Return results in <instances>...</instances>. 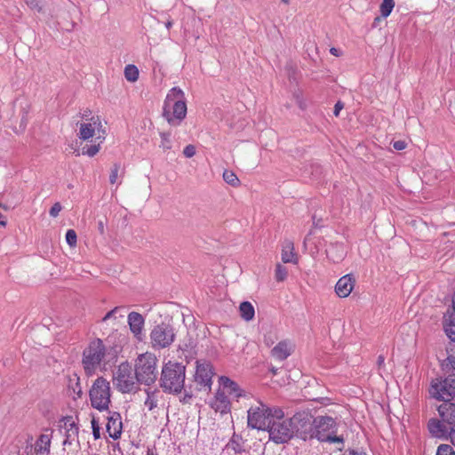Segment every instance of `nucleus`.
<instances>
[{"label": "nucleus", "instance_id": "41", "mask_svg": "<svg viewBox=\"0 0 455 455\" xmlns=\"http://www.w3.org/2000/svg\"><path fill=\"white\" fill-rule=\"evenodd\" d=\"M61 209H62V207H61L60 204L55 203L50 209L49 213L52 217L56 218L59 215Z\"/></svg>", "mask_w": 455, "mask_h": 455}, {"label": "nucleus", "instance_id": "49", "mask_svg": "<svg viewBox=\"0 0 455 455\" xmlns=\"http://www.w3.org/2000/svg\"><path fill=\"white\" fill-rule=\"evenodd\" d=\"M384 360H385V359H384V356L379 355V356L378 357V363H379V365L383 364V363H384Z\"/></svg>", "mask_w": 455, "mask_h": 455}, {"label": "nucleus", "instance_id": "9", "mask_svg": "<svg viewBox=\"0 0 455 455\" xmlns=\"http://www.w3.org/2000/svg\"><path fill=\"white\" fill-rule=\"evenodd\" d=\"M156 363L157 358L154 354L145 353L140 355L136 359L134 369L137 381L146 386L153 384L158 375Z\"/></svg>", "mask_w": 455, "mask_h": 455}, {"label": "nucleus", "instance_id": "17", "mask_svg": "<svg viewBox=\"0 0 455 455\" xmlns=\"http://www.w3.org/2000/svg\"><path fill=\"white\" fill-rule=\"evenodd\" d=\"M212 376V367L210 363L197 362L195 374V380L197 384L211 388Z\"/></svg>", "mask_w": 455, "mask_h": 455}, {"label": "nucleus", "instance_id": "22", "mask_svg": "<svg viewBox=\"0 0 455 455\" xmlns=\"http://www.w3.org/2000/svg\"><path fill=\"white\" fill-rule=\"evenodd\" d=\"M443 330L451 340V344L455 343V315L449 311L443 316Z\"/></svg>", "mask_w": 455, "mask_h": 455}, {"label": "nucleus", "instance_id": "14", "mask_svg": "<svg viewBox=\"0 0 455 455\" xmlns=\"http://www.w3.org/2000/svg\"><path fill=\"white\" fill-rule=\"evenodd\" d=\"M429 393L434 398L444 402L455 400V374L450 375L443 380H433Z\"/></svg>", "mask_w": 455, "mask_h": 455}, {"label": "nucleus", "instance_id": "25", "mask_svg": "<svg viewBox=\"0 0 455 455\" xmlns=\"http://www.w3.org/2000/svg\"><path fill=\"white\" fill-rule=\"evenodd\" d=\"M282 260L284 263H297V258L294 253L293 243L285 241L282 249Z\"/></svg>", "mask_w": 455, "mask_h": 455}, {"label": "nucleus", "instance_id": "6", "mask_svg": "<svg viewBox=\"0 0 455 455\" xmlns=\"http://www.w3.org/2000/svg\"><path fill=\"white\" fill-rule=\"evenodd\" d=\"M185 366L181 363L168 362L161 374V387L170 393H180L184 387Z\"/></svg>", "mask_w": 455, "mask_h": 455}, {"label": "nucleus", "instance_id": "29", "mask_svg": "<svg viewBox=\"0 0 455 455\" xmlns=\"http://www.w3.org/2000/svg\"><path fill=\"white\" fill-rule=\"evenodd\" d=\"M395 6L394 0H383L380 4V13L381 16L387 18L390 15Z\"/></svg>", "mask_w": 455, "mask_h": 455}, {"label": "nucleus", "instance_id": "47", "mask_svg": "<svg viewBox=\"0 0 455 455\" xmlns=\"http://www.w3.org/2000/svg\"><path fill=\"white\" fill-rule=\"evenodd\" d=\"M448 438L451 439V443H453V445L455 446V428H453L452 430H451V434H449V436Z\"/></svg>", "mask_w": 455, "mask_h": 455}, {"label": "nucleus", "instance_id": "54", "mask_svg": "<svg viewBox=\"0 0 455 455\" xmlns=\"http://www.w3.org/2000/svg\"><path fill=\"white\" fill-rule=\"evenodd\" d=\"M282 2L288 4L289 0H282Z\"/></svg>", "mask_w": 455, "mask_h": 455}, {"label": "nucleus", "instance_id": "13", "mask_svg": "<svg viewBox=\"0 0 455 455\" xmlns=\"http://www.w3.org/2000/svg\"><path fill=\"white\" fill-rule=\"evenodd\" d=\"M114 382L122 393H130L136 388L137 376L128 363H121L114 374Z\"/></svg>", "mask_w": 455, "mask_h": 455}, {"label": "nucleus", "instance_id": "11", "mask_svg": "<svg viewBox=\"0 0 455 455\" xmlns=\"http://www.w3.org/2000/svg\"><path fill=\"white\" fill-rule=\"evenodd\" d=\"M275 409L277 408H270L261 402H257L256 404L251 406L248 410V427L259 430L267 429L268 422L270 423L274 417Z\"/></svg>", "mask_w": 455, "mask_h": 455}, {"label": "nucleus", "instance_id": "46", "mask_svg": "<svg viewBox=\"0 0 455 455\" xmlns=\"http://www.w3.org/2000/svg\"><path fill=\"white\" fill-rule=\"evenodd\" d=\"M342 455H365L363 451H356L354 450L346 451Z\"/></svg>", "mask_w": 455, "mask_h": 455}, {"label": "nucleus", "instance_id": "37", "mask_svg": "<svg viewBox=\"0 0 455 455\" xmlns=\"http://www.w3.org/2000/svg\"><path fill=\"white\" fill-rule=\"evenodd\" d=\"M66 241L70 247H75L77 242V235L75 230L68 229L66 233Z\"/></svg>", "mask_w": 455, "mask_h": 455}, {"label": "nucleus", "instance_id": "10", "mask_svg": "<svg viewBox=\"0 0 455 455\" xmlns=\"http://www.w3.org/2000/svg\"><path fill=\"white\" fill-rule=\"evenodd\" d=\"M92 406L100 412L108 411L111 403L110 383L103 377H99L93 382L90 392Z\"/></svg>", "mask_w": 455, "mask_h": 455}, {"label": "nucleus", "instance_id": "30", "mask_svg": "<svg viewBox=\"0 0 455 455\" xmlns=\"http://www.w3.org/2000/svg\"><path fill=\"white\" fill-rule=\"evenodd\" d=\"M223 179L228 184L233 187H237L240 183L239 179L237 178L235 173L229 170L224 171Z\"/></svg>", "mask_w": 455, "mask_h": 455}, {"label": "nucleus", "instance_id": "23", "mask_svg": "<svg viewBox=\"0 0 455 455\" xmlns=\"http://www.w3.org/2000/svg\"><path fill=\"white\" fill-rule=\"evenodd\" d=\"M326 254L327 257L333 262H339L344 258L346 254L344 245L339 243H331L326 249Z\"/></svg>", "mask_w": 455, "mask_h": 455}, {"label": "nucleus", "instance_id": "27", "mask_svg": "<svg viewBox=\"0 0 455 455\" xmlns=\"http://www.w3.org/2000/svg\"><path fill=\"white\" fill-rule=\"evenodd\" d=\"M239 311L242 318L244 319L245 321H251V319H253L255 315L253 306L248 301L241 303L239 307Z\"/></svg>", "mask_w": 455, "mask_h": 455}, {"label": "nucleus", "instance_id": "19", "mask_svg": "<svg viewBox=\"0 0 455 455\" xmlns=\"http://www.w3.org/2000/svg\"><path fill=\"white\" fill-rule=\"evenodd\" d=\"M128 324L131 331L133 333L134 337L141 340L142 339V331L144 328L145 319L144 317L137 312H131L127 317Z\"/></svg>", "mask_w": 455, "mask_h": 455}, {"label": "nucleus", "instance_id": "26", "mask_svg": "<svg viewBox=\"0 0 455 455\" xmlns=\"http://www.w3.org/2000/svg\"><path fill=\"white\" fill-rule=\"evenodd\" d=\"M64 428L67 434L63 444L70 443V439L77 435L78 427L76 426L75 422L71 419V418H67L64 419Z\"/></svg>", "mask_w": 455, "mask_h": 455}, {"label": "nucleus", "instance_id": "34", "mask_svg": "<svg viewBox=\"0 0 455 455\" xmlns=\"http://www.w3.org/2000/svg\"><path fill=\"white\" fill-rule=\"evenodd\" d=\"M287 275H288L287 268L278 263L275 267V280L277 282H283L286 279Z\"/></svg>", "mask_w": 455, "mask_h": 455}, {"label": "nucleus", "instance_id": "48", "mask_svg": "<svg viewBox=\"0 0 455 455\" xmlns=\"http://www.w3.org/2000/svg\"><path fill=\"white\" fill-rule=\"evenodd\" d=\"M330 52L332 55L337 56V57L340 55V51L339 49H337V48H334V47L330 49Z\"/></svg>", "mask_w": 455, "mask_h": 455}, {"label": "nucleus", "instance_id": "42", "mask_svg": "<svg viewBox=\"0 0 455 455\" xmlns=\"http://www.w3.org/2000/svg\"><path fill=\"white\" fill-rule=\"evenodd\" d=\"M183 154L186 157L190 158L195 156L196 148L193 145H188L183 150Z\"/></svg>", "mask_w": 455, "mask_h": 455}, {"label": "nucleus", "instance_id": "35", "mask_svg": "<svg viewBox=\"0 0 455 455\" xmlns=\"http://www.w3.org/2000/svg\"><path fill=\"white\" fill-rule=\"evenodd\" d=\"M277 339V333L275 331L270 330L264 335V343L267 347H271Z\"/></svg>", "mask_w": 455, "mask_h": 455}, {"label": "nucleus", "instance_id": "44", "mask_svg": "<svg viewBox=\"0 0 455 455\" xmlns=\"http://www.w3.org/2000/svg\"><path fill=\"white\" fill-rule=\"evenodd\" d=\"M393 148L395 150H403L406 148V143L403 140H396L393 142Z\"/></svg>", "mask_w": 455, "mask_h": 455}, {"label": "nucleus", "instance_id": "5", "mask_svg": "<svg viewBox=\"0 0 455 455\" xmlns=\"http://www.w3.org/2000/svg\"><path fill=\"white\" fill-rule=\"evenodd\" d=\"M267 427L269 438L275 443H283L293 437L291 418H285L283 411L278 408L274 411V417Z\"/></svg>", "mask_w": 455, "mask_h": 455}, {"label": "nucleus", "instance_id": "31", "mask_svg": "<svg viewBox=\"0 0 455 455\" xmlns=\"http://www.w3.org/2000/svg\"><path fill=\"white\" fill-rule=\"evenodd\" d=\"M161 143L160 148H163L164 151L169 150L172 147V142L171 140L170 132H160Z\"/></svg>", "mask_w": 455, "mask_h": 455}, {"label": "nucleus", "instance_id": "52", "mask_svg": "<svg viewBox=\"0 0 455 455\" xmlns=\"http://www.w3.org/2000/svg\"><path fill=\"white\" fill-rule=\"evenodd\" d=\"M0 226H5V221L3 220V215L0 213Z\"/></svg>", "mask_w": 455, "mask_h": 455}, {"label": "nucleus", "instance_id": "40", "mask_svg": "<svg viewBox=\"0 0 455 455\" xmlns=\"http://www.w3.org/2000/svg\"><path fill=\"white\" fill-rule=\"evenodd\" d=\"M122 310V307H116L114 309L110 310L109 312H108L105 316L102 318V321L103 322H106L111 318H116V314Z\"/></svg>", "mask_w": 455, "mask_h": 455}, {"label": "nucleus", "instance_id": "2", "mask_svg": "<svg viewBox=\"0 0 455 455\" xmlns=\"http://www.w3.org/2000/svg\"><path fill=\"white\" fill-rule=\"evenodd\" d=\"M163 116L169 124L178 126L187 116L186 98L183 91L172 88L164 100Z\"/></svg>", "mask_w": 455, "mask_h": 455}, {"label": "nucleus", "instance_id": "53", "mask_svg": "<svg viewBox=\"0 0 455 455\" xmlns=\"http://www.w3.org/2000/svg\"><path fill=\"white\" fill-rule=\"evenodd\" d=\"M99 226H100V228L101 230H103V223H102V222H100Z\"/></svg>", "mask_w": 455, "mask_h": 455}, {"label": "nucleus", "instance_id": "8", "mask_svg": "<svg viewBox=\"0 0 455 455\" xmlns=\"http://www.w3.org/2000/svg\"><path fill=\"white\" fill-rule=\"evenodd\" d=\"M107 356V348L100 339H93L83 352L82 364L87 376L93 375Z\"/></svg>", "mask_w": 455, "mask_h": 455}, {"label": "nucleus", "instance_id": "36", "mask_svg": "<svg viewBox=\"0 0 455 455\" xmlns=\"http://www.w3.org/2000/svg\"><path fill=\"white\" fill-rule=\"evenodd\" d=\"M436 455H455V451L450 444H440Z\"/></svg>", "mask_w": 455, "mask_h": 455}, {"label": "nucleus", "instance_id": "38", "mask_svg": "<svg viewBox=\"0 0 455 455\" xmlns=\"http://www.w3.org/2000/svg\"><path fill=\"white\" fill-rule=\"evenodd\" d=\"M92 435L95 440L100 438V427L99 420L93 416L92 419Z\"/></svg>", "mask_w": 455, "mask_h": 455}, {"label": "nucleus", "instance_id": "24", "mask_svg": "<svg viewBox=\"0 0 455 455\" xmlns=\"http://www.w3.org/2000/svg\"><path fill=\"white\" fill-rule=\"evenodd\" d=\"M145 392L147 394V397L144 402V406L148 411H153L158 405L161 393L158 389L150 388L146 389Z\"/></svg>", "mask_w": 455, "mask_h": 455}, {"label": "nucleus", "instance_id": "20", "mask_svg": "<svg viewBox=\"0 0 455 455\" xmlns=\"http://www.w3.org/2000/svg\"><path fill=\"white\" fill-rule=\"evenodd\" d=\"M293 344L290 340H282L277 343L271 350V355L275 360H285L293 351Z\"/></svg>", "mask_w": 455, "mask_h": 455}, {"label": "nucleus", "instance_id": "50", "mask_svg": "<svg viewBox=\"0 0 455 455\" xmlns=\"http://www.w3.org/2000/svg\"><path fill=\"white\" fill-rule=\"evenodd\" d=\"M455 315V292H454V295H453V298H452V312Z\"/></svg>", "mask_w": 455, "mask_h": 455}, {"label": "nucleus", "instance_id": "7", "mask_svg": "<svg viewBox=\"0 0 455 455\" xmlns=\"http://www.w3.org/2000/svg\"><path fill=\"white\" fill-rule=\"evenodd\" d=\"M315 430L311 437L317 438L320 442H328L331 443H337L338 449L341 450L343 446V438L338 436L337 423L335 419L330 416H318L314 421Z\"/></svg>", "mask_w": 455, "mask_h": 455}, {"label": "nucleus", "instance_id": "12", "mask_svg": "<svg viewBox=\"0 0 455 455\" xmlns=\"http://www.w3.org/2000/svg\"><path fill=\"white\" fill-rule=\"evenodd\" d=\"M150 343L154 349H162L170 347L175 339L174 328L165 323H161L151 330Z\"/></svg>", "mask_w": 455, "mask_h": 455}, {"label": "nucleus", "instance_id": "33", "mask_svg": "<svg viewBox=\"0 0 455 455\" xmlns=\"http://www.w3.org/2000/svg\"><path fill=\"white\" fill-rule=\"evenodd\" d=\"M120 165L117 164H115L113 167L111 168L110 175H109V181L111 184H120Z\"/></svg>", "mask_w": 455, "mask_h": 455}, {"label": "nucleus", "instance_id": "16", "mask_svg": "<svg viewBox=\"0 0 455 455\" xmlns=\"http://www.w3.org/2000/svg\"><path fill=\"white\" fill-rule=\"evenodd\" d=\"M106 412L108 413L106 430L111 438L116 440L121 436L123 429L121 415L120 413L116 411H111L110 410Z\"/></svg>", "mask_w": 455, "mask_h": 455}, {"label": "nucleus", "instance_id": "32", "mask_svg": "<svg viewBox=\"0 0 455 455\" xmlns=\"http://www.w3.org/2000/svg\"><path fill=\"white\" fill-rule=\"evenodd\" d=\"M226 450L229 451L232 450L235 453H242L243 451V448L242 444L239 442L238 437L233 436V438L230 440V442L227 444Z\"/></svg>", "mask_w": 455, "mask_h": 455}, {"label": "nucleus", "instance_id": "21", "mask_svg": "<svg viewBox=\"0 0 455 455\" xmlns=\"http://www.w3.org/2000/svg\"><path fill=\"white\" fill-rule=\"evenodd\" d=\"M52 441V432L48 429L41 434L35 443V452L36 455H49Z\"/></svg>", "mask_w": 455, "mask_h": 455}, {"label": "nucleus", "instance_id": "28", "mask_svg": "<svg viewBox=\"0 0 455 455\" xmlns=\"http://www.w3.org/2000/svg\"><path fill=\"white\" fill-rule=\"evenodd\" d=\"M124 76L127 81L134 83L139 78V69L135 65L129 64L124 68Z\"/></svg>", "mask_w": 455, "mask_h": 455}, {"label": "nucleus", "instance_id": "43", "mask_svg": "<svg viewBox=\"0 0 455 455\" xmlns=\"http://www.w3.org/2000/svg\"><path fill=\"white\" fill-rule=\"evenodd\" d=\"M26 3L33 10H41L40 3L38 0H26Z\"/></svg>", "mask_w": 455, "mask_h": 455}, {"label": "nucleus", "instance_id": "39", "mask_svg": "<svg viewBox=\"0 0 455 455\" xmlns=\"http://www.w3.org/2000/svg\"><path fill=\"white\" fill-rule=\"evenodd\" d=\"M448 351V360L452 367V369L455 370V343L451 344L450 347L447 349Z\"/></svg>", "mask_w": 455, "mask_h": 455}, {"label": "nucleus", "instance_id": "18", "mask_svg": "<svg viewBox=\"0 0 455 455\" xmlns=\"http://www.w3.org/2000/svg\"><path fill=\"white\" fill-rule=\"evenodd\" d=\"M355 280L352 275L347 274L340 277L336 285L335 292L339 298H347L352 292Z\"/></svg>", "mask_w": 455, "mask_h": 455}, {"label": "nucleus", "instance_id": "3", "mask_svg": "<svg viewBox=\"0 0 455 455\" xmlns=\"http://www.w3.org/2000/svg\"><path fill=\"white\" fill-rule=\"evenodd\" d=\"M220 387L214 397L210 401V406L221 414L230 411L231 400L242 396V390L238 385L229 378L222 376L220 378Z\"/></svg>", "mask_w": 455, "mask_h": 455}, {"label": "nucleus", "instance_id": "51", "mask_svg": "<svg viewBox=\"0 0 455 455\" xmlns=\"http://www.w3.org/2000/svg\"><path fill=\"white\" fill-rule=\"evenodd\" d=\"M172 26V21L171 20H168L166 23H165V27L167 29H170Z\"/></svg>", "mask_w": 455, "mask_h": 455}, {"label": "nucleus", "instance_id": "45", "mask_svg": "<svg viewBox=\"0 0 455 455\" xmlns=\"http://www.w3.org/2000/svg\"><path fill=\"white\" fill-rule=\"evenodd\" d=\"M344 104L341 101H338L334 106V111L333 114L338 116L339 115V112L343 109Z\"/></svg>", "mask_w": 455, "mask_h": 455}, {"label": "nucleus", "instance_id": "4", "mask_svg": "<svg viewBox=\"0 0 455 455\" xmlns=\"http://www.w3.org/2000/svg\"><path fill=\"white\" fill-rule=\"evenodd\" d=\"M437 411L440 419H429L428 430L436 438L448 439L451 430L455 428V403L445 402Z\"/></svg>", "mask_w": 455, "mask_h": 455}, {"label": "nucleus", "instance_id": "1", "mask_svg": "<svg viewBox=\"0 0 455 455\" xmlns=\"http://www.w3.org/2000/svg\"><path fill=\"white\" fill-rule=\"evenodd\" d=\"M78 126V138L82 140H92L93 142L92 145L83 148V155L92 157L98 154L101 144L106 140L107 132L101 119L99 116H92L83 120Z\"/></svg>", "mask_w": 455, "mask_h": 455}, {"label": "nucleus", "instance_id": "15", "mask_svg": "<svg viewBox=\"0 0 455 455\" xmlns=\"http://www.w3.org/2000/svg\"><path fill=\"white\" fill-rule=\"evenodd\" d=\"M293 435L307 439L313 433L311 417L306 412H298L291 417Z\"/></svg>", "mask_w": 455, "mask_h": 455}]
</instances>
